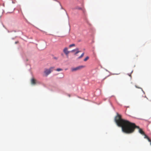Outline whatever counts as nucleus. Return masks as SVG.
Listing matches in <instances>:
<instances>
[{"instance_id": "1", "label": "nucleus", "mask_w": 151, "mask_h": 151, "mask_svg": "<svg viewBox=\"0 0 151 151\" xmlns=\"http://www.w3.org/2000/svg\"><path fill=\"white\" fill-rule=\"evenodd\" d=\"M115 120L117 125L122 127V132L125 133H132L134 131L135 128H139V132L142 135L144 134V132L141 129L136 126L134 123L122 119L121 116L118 113L117 116L115 117Z\"/></svg>"}, {"instance_id": "2", "label": "nucleus", "mask_w": 151, "mask_h": 151, "mask_svg": "<svg viewBox=\"0 0 151 151\" xmlns=\"http://www.w3.org/2000/svg\"><path fill=\"white\" fill-rule=\"evenodd\" d=\"M54 67H51L49 69L46 68L44 71V73L46 76H47L50 74L53 70Z\"/></svg>"}, {"instance_id": "3", "label": "nucleus", "mask_w": 151, "mask_h": 151, "mask_svg": "<svg viewBox=\"0 0 151 151\" xmlns=\"http://www.w3.org/2000/svg\"><path fill=\"white\" fill-rule=\"evenodd\" d=\"M85 67V65H81L76 68H71V71L72 72L76 71L77 70H79L82 68H84Z\"/></svg>"}, {"instance_id": "4", "label": "nucleus", "mask_w": 151, "mask_h": 151, "mask_svg": "<svg viewBox=\"0 0 151 151\" xmlns=\"http://www.w3.org/2000/svg\"><path fill=\"white\" fill-rule=\"evenodd\" d=\"M71 52H75V55H76L79 52H80V51H79L78 49V48H76V49L70 51Z\"/></svg>"}, {"instance_id": "5", "label": "nucleus", "mask_w": 151, "mask_h": 151, "mask_svg": "<svg viewBox=\"0 0 151 151\" xmlns=\"http://www.w3.org/2000/svg\"><path fill=\"white\" fill-rule=\"evenodd\" d=\"M63 52L66 54V55L68 56V54L69 53L70 51H68V48L67 47H65L63 49Z\"/></svg>"}, {"instance_id": "6", "label": "nucleus", "mask_w": 151, "mask_h": 151, "mask_svg": "<svg viewBox=\"0 0 151 151\" xmlns=\"http://www.w3.org/2000/svg\"><path fill=\"white\" fill-rule=\"evenodd\" d=\"M31 84L33 85H35L36 84V80L34 78L31 79Z\"/></svg>"}, {"instance_id": "7", "label": "nucleus", "mask_w": 151, "mask_h": 151, "mask_svg": "<svg viewBox=\"0 0 151 151\" xmlns=\"http://www.w3.org/2000/svg\"><path fill=\"white\" fill-rule=\"evenodd\" d=\"M81 10L84 14H85L86 13V10L85 9L84 7H83Z\"/></svg>"}, {"instance_id": "8", "label": "nucleus", "mask_w": 151, "mask_h": 151, "mask_svg": "<svg viewBox=\"0 0 151 151\" xmlns=\"http://www.w3.org/2000/svg\"><path fill=\"white\" fill-rule=\"evenodd\" d=\"M89 58V57L88 56H87L84 59V61H87L88 59Z\"/></svg>"}, {"instance_id": "9", "label": "nucleus", "mask_w": 151, "mask_h": 151, "mask_svg": "<svg viewBox=\"0 0 151 151\" xmlns=\"http://www.w3.org/2000/svg\"><path fill=\"white\" fill-rule=\"evenodd\" d=\"M84 53H82V54L78 58V59H80V58H82L84 56Z\"/></svg>"}, {"instance_id": "10", "label": "nucleus", "mask_w": 151, "mask_h": 151, "mask_svg": "<svg viewBox=\"0 0 151 151\" xmlns=\"http://www.w3.org/2000/svg\"><path fill=\"white\" fill-rule=\"evenodd\" d=\"M56 70L58 71H62L63 70V69L60 68H57Z\"/></svg>"}, {"instance_id": "11", "label": "nucleus", "mask_w": 151, "mask_h": 151, "mask_svg": "<svg viewBox=\"0 0 151 151\" xmlns=\"http://www.w3.org/2000/svg\"><path fill=\"white\" fill-rule=\"evenodd\" d=\"M82 7H76V9H78V10H81L82 9Z\"/></svg>"}, {"instance_id": "12", "label": "nucleus", "mask_w": 151, "mask_h": 151, "mask_svg": "<svg viewBox=\"0 0 151 151\" xmlns=\"http://www.w3.org/2000/svg\"><path fill=\"white\" fill-rule=\"evenodd\" d=\"M143 135H144V138H146V139H147L148 138V137L145 134V133H144V134H143Z\"/></svg>"}, {"instance_id": "13", "label": "nucleus", "mask_w": 151, "mask_h": 151, "mask_svg": "<svg viewBox=\"0 0 151 151\" xmlns=\"http://www.w3.org/2000/svg\"><path fill=\"white\" fill-rule=\"evenodd\" d=\"M75 46V45L74 44H72L70 45L69 46V47H72L74 46Z\"/></svg>"}, {"instance_id": "14", "label": "nucleus", "mask_w": 151, "mask_h": 151, "mask_svg": "<svg viewBox=\"0 0 151 151\" xmlns=\"http://www.w3.org/2000/svg\"><path fill=\"white\" fill-rule=\"evenodd\" d=\"M147 139L148 140L149 142H151V140H150V138L148 137V138Z\"/></svg>"}]
</instances>
